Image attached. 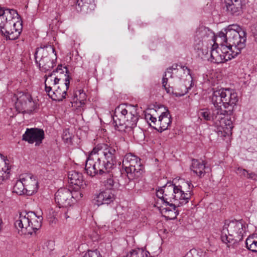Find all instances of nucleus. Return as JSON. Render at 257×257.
<instances>
[{
    "label": "nucleus",
    "instance_id": "4468645a",
    "mask_svg": "<svg viewBox=\"0 0 257 257\" xmlns=\"http://www.w3.org/2000/svg\"><path fill=\"white\" fill-rule=\"evenodd\" d=\"M44 138V132L43 130L37 128H27L23 135V140L27 141L30 144L36 142V146L42 143Z\"/></svg>",
    "mask_w": 257,
    "mask_h": 257
},
{
    "label": "nucleus",
    "instance_id": "a19ab883",
    "mask_svg": "<svg viewBox=\"0 0 257 257\" xmlns=\"http://www.w3.org/2000/svg\"><path fill=\"white\" fill-rule=\"evenodd\" d=\"M237 174L240 176H244L248 175V173L245 170L240 168L238 169Z\"/></svg>",
    "mask_w": 257,
    "mask_h": 257
},
{
    "label": "nucleus",
    "instance_id": "cd10ccee",
    "mask_svg": "<svg viewBox=\"0 0 257 257\" xmlns=\"http://www.w3.org/2000/svg\"><path fill=\"white\" fill-rule=\"evenodd\" d=\"M245 244L249 250L257 252V234L248 236L246 239Z\"/></svg>",
    "mask_w": 257,
    "mask_h": 257
},
{
    "label": "nucleus",
    "instance_id": "9d476101",
    "mask_svg": "<svg viewBox=\"0 0 257 257\" xmlns=\"http://www.w3.org/2000/svg\"><path fill=\"white\" fill-rule=\"evenodd\" d=\"M199 118L205 121H213L216 124L217 122L223 119L225 111L219 106L213 105L211 108L201 109L198 112Z\"/></svg>",
    "mask_w": 257,
    "mask_h": 257
},
{
    "label": "nucleus",
    "instance_id": "09e8293b",
    "mask_svg": "<svg viewBox=\"0 0 257 257\" xmlns=\"http://www.w3.org/2000/svg\"><path fill=\"white\" fill-rule=\"evenodd\" d=\"M186 184L188 186L189 189H191L193 188V185L192 184L191 182H190L187 181L186 182ZM189 191H191V192H192V190H189ZM192 194H193V193H192Z\"/></svg>",
    "mask_w": 257,
    "mask_h": 257
},
{
    "label": "nucleus",
    "instance_id": "2f4dec72",
    "mask_svg": "<svg viewBox=\"0 0 257 257\" xmlns=\"http://www.w3.org/2000/svg\"><path fill=\"white\" fill-rule=\"evenodd\" d=\"M10 23H8L7 18L3 14V9L0 7V30L1 32L8 33L10 32Z\"/></svg>",
    "mask_w": 257,
    "mask_h": 257
},
{
    "label": "nucleus",
    "instance_id": "6e6d98bb",
    "mask_svg": "<svg viewBox=\"0 0 257 257\" xmlns=\"http://www.w3.org/2000/svg\"><path fill=\"white\" fill-rule=\"evenodd\" d=\"M57 86L56 85V86H55V87H54L53 88V89H52V91H54V89H57Z\"/></svg>",
    "mask_w": 257,
    "mask_h": 257
},
{
    "label": "nucleus",
    "instance_id": "412c9836",
    "mask_svg": "<svg viewBox=\"0 0 257 257\" xmlns=\"http://www.w3.org/2000/svg\"><path fill=\"white\" fill-rule=\"evenodd\" d=\"M68 183L69 187L73 190L74 193L77 194L79 192H81V189H84L88 185L87 182L84 179V178H67Z\"/></svg>",
    "mask_w": 257,
    "mask_h": 257
},
{
    "label": "nucleus",
    "instance_id": "5701e85b",
    "mask_svg": "<svg viewBox=\"0 0 257 257\" xmlns=\"http://www.w3.org/2000/svg\"><path fill=\"white\" fill-rule=\"evenodd\" d=\"M23 181L25 182L27 195H32L37 192L39 183L37 178H23Z\"/></svg>",
    "mask_w": 257,
    "mask_h": 257
},
{
    "label": "nucleus",
    "instance_id": "de8ad7c7",
    "mask_svg": "<svg viewBox=\"0 0 257 257\" xmlns=\"http://www.w3.org/2000/svg\"><path fill=\"white\" fill-rule=\"evenodd\" d=\"M168 93H174L173 89L172 87L169 86V87L166 86V88H164Z\"/></svg>",
    "mask_w": 257,
    "mask_h": 257
},
{
    "label": "nucleus",
    "instance_id": "bb28decb",
    "mask_svg": "<svg viewBox=\"0 0 257 257\" xmlns=\"http://www.w3.org/2000/svg\"><path fill=\"white\" fill-rule=\"evenodd\" d=\"M118 117L116 115L113 117V124L115 127V128L118 131L123 132L125 131L126 128H128L126 125V122L124 121L125 119L121 117Z\"/></svg>",
    "mask_w": 257,
    "mask_h": 257
},
{
    "label": "nucleus",
    "instance_id": "a18cd8bd",
    "mask_svg": "<svg viewBox=\"0 0 257 257\" xmlns=\"http://www.w3.org/2000/svg\"><path fill=\"white\" fill-rule=\"evenodd\" d=\"M53 71H55L56 72H59L60 74L64 73V70L62 69V65H59L55 70H54Z\"/></svg>",
    "mask_w": 257,
    "mask_h": 257
},
{
    "label": "nucleus",
    "instance_id": "4be33fe9",
    "mask_svg": "<svg viewBox=\"0 0 257 257\" xmlns=\"http://www.w3.org/2000/svg\"><path fill=\"white\" fill-rule=\"evenodd\" d=\"M33 104L32 98L31 96L22 94L17 98L15 105L17 109L20 112L28 110L29 107Z\"/></svg>",
    "mask_w": 257,
    "mask_h": 257
},
{
    "label": "nucleus",
    "instance_id": "5fc2aeb1",
    "mask_svg": "<svg viewBox=\"0 0 257 257\" xmlns=\"http://www.w3.org/2000/svg\"><path fill=\"white\" fill-rule=\"evenodd\" d=\"M4 180V178H0V184Z\"/></svg>",
    "mask_w": 257,
    "mask_h": 257
},
{
    "label": "nucleus",
    "instance_id": "f03ea898",
    "mask_svg": "<svg viewBox=\"0 0 257 257\" xmlns=\"http://www.w3.org/2000/svg\"><path fill=\"white\" fill-rule=\"evenodd\" d=\"M77 194L79 195L66 188L59 189L55 193V201L59 207L58 213L61 219H67L73 216L77 212L74 201L81 198L83 196L81 192Z\"/></svg>",
    "mask_w": 257,
    "mask_h": 257
},
{
    "label": "nucleus",
    "instance_id": "f8f14e48",
    "mask_svg": "<svg viewBox=\"0 0 257 257\" xmlns=\"http://www.w3.org/2000/svg\"><path fill=\"white\" fill-rule=\"evenodd\" d=\"M117 110L120 111L121 117L125 119L128 128H133L137 126L139 116L136 107L130 105L123 108L122 106H119Z\"/></svg>",
    "mask_w": 257,
    "mask_h": 257
},
{
    "label": "nucleus",
    "instance_id": "6e6552de",
    "mask_svg": "<svg viewBox=\"0 0 257 257\" xmlns=\"http://www.w3.org/2000/svg\"><path fill=\"white\" fill-rule=\"evenodd\" d=\"M163 187L164 204L175 202L178 205L182 206L187 203L192 195L191 191H187L185 193L181 186H176L171 183H167Z\"/></svg>",
    "mask_w": 257,
    "mask_h": 257
},
{
    "label": "nucleus",
    "instance_id": "423d86ee",
    "mask_svg": "<svg viewBox=\"0 0 257 257\" xmlns=\"http://www.w3.org/2000/svg\"><path fill=\"white\" fill-rule=\"evenodd\" d=\"M246 231V226L242 220H232L225 223L221 231L220 238L222 242L229 247L234 241L242 239Z\"/></svg>",
    "mask_w": 257,
    "mask_h": 257
},
{
    "label": "nucleus",
    "instance_id": "f3484780",
    "mask_svg": "<svg viewBox=\"0 0 257 257\" xmlns=\"http://www.w3.org/2000/svg\"><path fill=\"white\" fill-rule=\"evenodd\" d=\"M191 170L193 172L194 175H196L199 176L202 175L209 177L212 175L211 173V168L205 165L204 161L201 163L198 160L193 159L191 166Z\"/></svg>",
    "mask_w": 257,
    "mask_h": 257
},
{
    "label": "nucleus",
    "instance_id": "aec40b11",
    "mask_svg": "<svg viewBox=\"0 0 257 257\" xmlns=\"http://www.w3.org/2000/svg\"><path fill=\"white\" fill-rule=\"evenodd\" d=\"M164 205L165 206H163L162 208L160 209L161 213L168 219H175L179 214V211L177 207L179 206L175 202L165 203Z\"/></svg>",
    "mask_w": 257,
    "mask_h": 257
},
{
    "label": "nucleus",
    "instance_id": "f257e3e1",
    "mask_svg": "<svg viewBox=\"0 0 257 257\" xmlns=\"http://www.w3.org/2000/svg\"><path fill=\"white\" fill-rule=\"evenodd\" d=\"M220 47L217 42L209 46L211 61L221 63L234 58L245 48L246 41V32L237 25L228 26L218 33Z\"/></svg>",
    "mask_w": 257,
    "mask_h": 257
},
{
    "label": "nucleus",
    "instance_id": "603ef678",
    "mask_svg": "<svg viewBox=\"0 0 257 257\" xmlns=\"http://www.w3.org/2000/svg\"><path fill=\"white\" fill-rule=\"evenodd\" d=\"M63 69L65 70L66 74H65V75L66 76L67 74L68 73L67 68L66 67H64Z\"/></svg>",
    "mask_w": 257,
    "mask_h": 257
},
{
    "label": "nucleus",
    "instance_id": "f704fd0d",
    "mask_svg": "<svg viewBox=\"0 0 257 257\" xmlns=\"http://www.w3.org/2000/svg\"><path fill=\"white\" fill-rule=\"evenodd\" d=\"M136 171H133L132 174H134L135 177H140L144 175V167L142 165L141 161L139 162V167H135Z\"/></svg>",
    "mask_w": 257,
    "mask_h": 257
},
{
    "label": "nucleus",
    "instance_id": "c756f323",
    "mask_svg": "<svg viewBox=\"0 0 257 257\" xmlns=\"http://www.w3.org/2000/svg\"><path fill=\"white\" fill-rule=\"evenodd\" d=\"M25 182L23 181V178L22 179L17 180L16 182L14 188L13 192L19 195L26 194Z\"/></svg>",
    "mask_w": 257,
    "mask_h": 257
},
{
    "label": "nucleus",
    "instance_id": "6ab92c4d",
    "mask_svg": "<svg viewBox=\"0 0 257 257\" xmlns=\"http://www.w3.org/2000/svg\"><path fill=\"white\" fill-rule=\"evenodd\" d=\"M172 120L169 111L167 110L166 111L162 113L159 117V119L157 121L156 126H152L155 130L159 132H162L167 129L171 124Z\"/></svg>",
    "mask_w": 257,
    "mask_h": 257
},
{
    "label": "nucleus",
    "instance_id": "4d7b16f0",
    "mask_svg": "<svg viewBox=\"0 0 257 257\" xmlns=\"http://www.w3.org/2000/svg\"><path fill=\"white\" fill-rule=\"evenodd\" d=\"M3 175H4V173H2L1 177H3Z\"/></svg>",
    "mask_w": 257,
    "mask_h": 257
},
{
    "label": "nucleus",
    "instance_id": "c03bdc74",
    "mask_svg": "<svg viewBox=\"0 0 257 257\" xmlns=\"http://www.w3.org/2000/svg\"><path fill=\"white\" fill-rule=\"evenodd\" d=\"M178 66H179L177 64H173L171 67H169L167 69V72H171V70H178Z\"/></svg>",
    "mask_w": 257,
    "mask_h": 257
},
{
    "label": "nucleus",
    "instance_id": "39448f33",
    "mask_svg": "<svg viewBox=\"0 0 257 257\" xmlns=\"http://www.w3.org/2000/svg\"><path fill=\"white\" fill-rule=\"evenodd\" d=\"M211 102L213 105L221 108L223 105L226 110L225 114L231 115L234 110L238 98L237 94L233 90L221 88L214 91L210 97Z\"/></svg>",
    "mask_w": 257,
    "mask_h": 257
},
{
    "label": "nucleus",
    "instance_id": "58836bf2",
    "mask_svg": "<svg viewBox=\"0 0 257 257\" xmlns=\"http://www.w3.org/2000/svg\"><path fill=\"white\" fill-rule=\"evenodd\" d=\"M164 192V187H162L161 188H159L158 190L156 191V196L160 199H161L162 201L164 203V200H165V196H164V193H163Z\"/></svg>",
    "mask_w": 257,
    "mask_h": 257
},
{
    "label": "nucleus",
    "instance_id": "20e7f679",
    "mask_svg": "<svg viewBox=\"0 0 257 257\" xmlns=\"http://www.w3.org/2000/svg\"><path fill=\"white\" fill-rule=\"evenodd\" d=\"M42 217L34 212H22L15 219L14 225L20 234L31 235L42 225Z\"/></svg>",
    "mask_w": 257,
    "mask_h": 257
},
{
    "label": "nucleus",
    "instance_id": "ddd939ff",
    "mask_svg": "<svg viewBox=\"0 0 257 257\" xmlns=\"http://www.w3.org/2000/svg\"><path fill=\"white\" fill-rule=\"evenodd\" d=\"M244 0H224L223 10L228 15L238 16L243 13Z\"/></svg>",
    "mask_w": 257,
    "mask_h": 257
},
{
    "label": "nucleus",
    "instance_id": "49530a36",
    "mask_svg": "<svg viewBox=\"0 0 257 257\" xmlns=\"http://www.w3.org/2000/svg\"><path fill=\"white\" fill-rule=\"evenodd\" d=\"M179 67L181 69H182L184 71H185L186 70L187 72V74L188 75H190V69L189 68H188L187 67H186L185 66H183L182 65H180Z\"/></svg>",
    "mask_w": 257,
    "mask_h": 257
},
{
    "label": "nucleus",
    "instance_id": "79ce46f5",
    "mask_svg": "<svg viewBox=\"0 0 257 257\" xmlns=\"http://www.w3.org/2000/svg\"><path fill=\"white\" fill-rule=\"evenodd\" d=\"M79 174L82 175L81 173H80L78 171L75 170H71L68 172V177H75L76 176H78Z\"/></svg>",
    "mask_w": 257,
    "mask_h": 257
},
{
    "label": "nucleus",
    "instance_id": "a878e982",
    "mask_svg": "<svg viewBox=\"0 0 257 257\" xmlns=\"http://www.w3.org/2000/svg\"><path fill=\"white\" fill-rule=\"evenodd\" d=\"M55 71H53L50 74L48 75L45 81V89L46 93L48 94L52 91V89L59 83L60 80V78L55 77L53 79L52 77L55 75Z\"/></svg>",
    "mask_w": 257,
    "mask_h": 257
},
{
    "label": "nucleus",
    "instance_id": "473e14b6",
    "mask_svg": "<svg viewBox=\"0 0 257 257\" xmlns=\"http://www.w3.org/2000/svg\"><path fill=\"white\" fill-rule=\"evenodd\" d=\"M223 122L224 125L222 126V127L225 134L224 136L231 135L232 134L231 131L233 127L232 121L230 119H226L224 120Z\"/></svg>",
    "mask_w": 257,
    "mask_h": 257
},
{
    "label": "nucleus",
    "instance_id": "37998d69",
    "mask_svg": "<svg viewBox=\"0 0 257 257\" xmlns=\"http://www.w3.org/2000/svg\"><path fill=\"white\" fill-rule=\"evenodd\" d=\"M167 82L168 78L167 77V74L165 73L162 79V85L163 87L166 88L167 85Z\"/></svg>",
    "mask_w": 257,
    "mask_h": 257
},
{
    "label": "nucleus",
    "instance_id": "7c9ffc66",
    "mask_svg": "<svg viewBox=\"0 0 257 257\" xmlns=\"http://www.w3.org/2000/svg\"><path fill=\"white\" fill-rule=\"evenodd\" d=\"M102 185L105 189H109L113 190L114 188H117L119 187V183L118 180L115 178H106L105 180L102 181Z\"/></svg>",
    "mask_w": 257,
    "mask_h": 257
},
{
    "label": "nucleus",
    "instance_id": "dca6fc26",
    "mask_svg": "<svg viewBox=\"0 0 257 257\" xmlns=\"http://www.w3.org/2000/svg\"><path fill=\"white\" fill-rule=\"evenodd\" d=\"M141 159L137 156L131 154L125 155L122 161V167L126 174H132L133 171H136L135 167H139Z\"/></svg>",
    "mask_w": 257,
    "mask_h": 257
},
{
    "label": "nucleus",
    "instance_id": "a211bd4d",
    "mask_svg": "<svg viewBox=\"0 0 257 257\" xmlns=\"http://www.w3.org/2000/svg\"><path fill=\"white\" fill-rule=\"evenodd\" d=\"M69 84V77L67 75L65 78V86L62 85V87L58 86L57 89H54V91L48 94V96L53 100L57 101H62L66 97Z\"/></svg>",
    "mask_w": 257,
    "mask_h": 257
},
{
    "label": "nucleus",
    "instance_id": "2eb2a0df",
    "mask_svg": "<svg viewBox=\"0 0 257 257\" xmlns=\"http://www.w3.org/2000/svg\"><path fill=\"white\" fill-rule=\"evenodd\" d=\"M115 199V195L113 190L101 188L98 193L95 194L94 200L98 206L103 204H110Z\"/></svg>",
    "mask_w": 257,
    "mask_h": 257
},
{
    "label": "nucleus",
    "instance_id": "c9c22d12",
    "mask_svg": "<svg viewBox=\"0 0 257 257\" xmlns=\"http://www.w3.org/2000/svg\"><path fill=\"white\" fill-rule=\"evenodd\" d=\"M94 3V0H77V3L80 7H88L90 5L93 7Z\"/></svg>",
    "mask_w": 257,
    "mask_h": 257
},
{
    "label": "nucleus",
    "instance_id": "c85d7f7f",
    "mask_svg": "<svg viewBox=\"0 0 257 257\" xmlns=\"http://www.w3.org/2000/svg\"><path fill=\"white\" fill-rule=\"evenodd\" d=\"M150 253L143 248H137L130 251L124 257H149Z\"/></svg>",
    "mask_w": 257,
    "mask_h": 257
},
{
    "label": "nucleus",
    "instance_id": "e433bc0d",
    "mask_svg": "<svg viewBox=\"0 0 257 257\" xmlns=\"http://www.w3.org/2000/svg\"><path fill=\"white\" fill-rule=\"evenodd\" d=\"M0 157L2 160H3L5 164V168H3L2 172H4L5 173H7V174H10V172L9 170L10 169V167L9 166L7 161H8L6 157H5L3 155L0 153Z\"/></svg>",
    "mask_w": 257,
    "mask_h": 257
},
{
    "label": "nucleus",
    "instance_id": "72a5a7b5",
    "mask_svg": "<svg viewBox=\"0 0 257 257\" xmlns=\"http://www.w3.org/2000/svg\"><path fill=\"white\" fill-rule=\"evenodd\" d=\"M83 257H102L99 251L98 250H88Z\"/></svg>",
    "mask_w": 257,
    "mask_h": 257
},
{
    "label": "nucleus",
    "instance_id": "1a4fd4ad",
    "mask_svg": "<svg viewBox=\"0 0 257 257\" xmlns=\"http://www.w3.org/2000/svg\"><path fill=\"white\" fill-rule=\"evenodd\" d=\"M101 151H102L106 161L104 166L105 171L108 172L109 171L107 169L111 168L116 163L118 154V147L116 144L109 145L105 144H99L93 149L92 154L98 155V152Z\"/></svg>",
    "mask_w": 257,
    "mask_h": 257
},
{
    "label": "nucleus",
    "instance_id": "b1692460",
    "mask_svg": "<svg viewBox=\"0 0 257 257\" xmlns=\"http://www.w3.org/2000/svg\"><path fill=\"white\" fill-rule=\"evenodd\" d=\"M22 30V24L19 21L16 23L15 26H11V31L8 33L1 32L7 38L10 40H14L17 39L20 36Z\"/></svg>",
    "mask_w": 257,
    "mask_h": 257
},
{
    "label": "nucleus",
    "instance_id": "3c124183",
    "mask_svg": "<svg viewBox=\"0 0 257 257\" xmlns=\"http://www.w3.org/2000/svg\"><path fill=\"white\" fill-rule=\"evenodd\" d=\"M253 36L255 39V41L257 42V30L254 32H253Z\"/></svg>",
    "mask_w": 257,
    "mask_h": 257
},
{
    "label": "nucleus",
    "instance_id": "ea45409f",
    "mask_svg": "<svg viewBox=\"0 0 257 257\" xmlns=\"http://www.w3.org/2000/svg\"><path fill=\"white\" fill-rule=\"evenodd\" d=\"M145 118L147 120H150L151 122L156 126L157 123L156 117H154L150 113H146L145 114Z\"/></svg>",
    "mask_w": 257,
    "mask_h": 257
},
{
    "label": "nucleus",
    "instance_id": "4c0bfd02",
    "mask_svg": "<svg viewBox=\"0 0 257 257\" xmlns=\"http://www.w3.org/2000/svg\"><path fill=\"white\" fill-rule=\"evenodd\" d=\"M193 257H204L205 253L201 250L192 249Z\"/></svg>",
    "mask_w": 257,
    "mask_h": 257
},
{
    "label": "nucleus",
    "instance_id": "0eeeda50",
    "mask_svg": "<svg viewBox=\"0 0 257 257\" xmlns=\"http://www.w3.org/2000/svg\"><path fill=\"white\" fill-rule=\"evenodd\" d=\"M35 59L41 71L46 72L51 70L55 65L57 59L55 48L51 45H41L36 49Z\"/></svg>",
    "mask_w": 257,
    "mask_h": 257
},
{
    "label": "nucleus",
    "instance_id": "8fccbe9b",
    "mask_svg": "<svg viewBox=\"0 0 257 257\" xmlns=\"http://www.w3.org/2000/svg\"><path fill=\"white\" fill-rule=\"evenodd\" d=\"M165 73H166L167 74H168L169 75V77L170 78H173V71L172 70H171V72H167V71H166Z\"/></svg>",
    "mask_w": 257,
    "mask_h": 257
},
{
    "label": "nucleus",
    "instance_id": "9b49d317",
    "mask_svg": "<svg viewBox=\"0 0 257 257\" xmlns=\"http://www.w3.org/2000/svg\"><path fill=\"white\" fill-rule=\"evenodd\" d=\"M104 165H100V159L97 154H92V151L89 154L85 164V172L87 175L90 177H94L95 175L99 174L102 175L105 174Z\"/></svg>",
    "mask_w": 257,
    "mask_h": 257
},
{
    "label": "nucleus",
    "instance_id": "864d4df0",
    "mask_svg": "<svg viewBox=\"0 0 257 257\" xmlns=\"http://www.w3.org/2000/svg\"><path fill=\"white\" fill-rule=\"evenodd\" d=\"M48 244H49V245H51H51L53 246V242H52V241H49V242H48Z\"/></svg>",
    "mask_w": 257,
    "mask_h": 257
},
{
    "label": "nucleus",
    "instance_id": "393cba45",
    "mask_svg": "<svg viewBox=\"0 0 257 257\" xmlns=\"http://www.w3.org/2000/svg\"><path fill=\"white\" fill-rule=\"evenodd\" d=\"M3 9V14L4 15L5 18H7V21L10 23V29L11 30V26H15L16 23L14 21V19L18 18L19 15L17 12L14 9H10L8 8H2Z\"/></svg>",
    "mask_w": 257,
    "mask_h": 257
},
{
    "label": "nucleus",
    "instance_id": "7ed1b4c3",
    "mask_svg": "<svg viewBox=\"0 0 257 257\" xmlns=\"http://www.w3.org/2000/svg\"><path fill=\"white\" fill-rule=\"evenodd\" d=\"M218 34L216 36L209 28L201 26L197 29L194 35V48L198 57L204 59L208 55L209 46L218 42Z\"/></svg>",
    "mask_w": 257,
    "mask_h": 257
}]
</instances>
